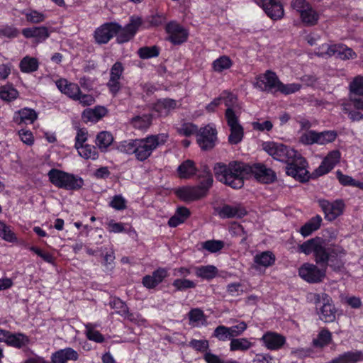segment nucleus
Wrapping results in <instances>:
<instances>
[{
    "label": "nucleus",
    "instance_id": "1",
    "mask_svg": "<svg viewBox=\"0 0 363 363\" xmlns=\"http://www.w3.org/2000/svg\"><path fill=\"white\" fill-rule=\"evenodd\" d=\"M262 146L274 160L287 164L286 172L289 176L301 182H306L309 179L307 162L297 151L274 141L264 142Z\"/></svg>",
    "mask_w": 363,
    "mask_h": 363
},
{
    "label": "nucleus",
    "instance_id": "2",
    "mask_svg": "<svg viewBox=\"0 0 363 363\" xmlns=\"http://www.w3.org/2000/svg\"><path fill=\"white\" fill-rule=\"evenodd\" d=\"M325 240L320 237L310 239L299 246V250L305 255L313 253L317 264H324L326 267L330 262V267L340 268L342 266L340 259L345 256L346 251L339 245H331L327 248Z\"/></svg>",
    "mask_w": 363,
    "mask_h": 363
},
{
    "label": "nucleus",
    "instance_id": "3",
    "mask_svg": "<svg viewBox=\"0 0 363 363\" xmlns=\"http://www.w3.org/2000/svg\"><path fill=\"white\" fill-rule=\"evenodd\" d=\"M167 140L166 134L152 135L142 139L123 141L118 149L121 152L134 155L136 160L144 162L150 157L157 147L164 145Z\"/></svg>",
    "mask_w": 363,
    "mask_h": 363
},
{
    "label": "nucleus",
    "instance_id": "4",
    "mask_svg": "<svg viewBox=\"0 0 363 363\" xmlns=\"http://www.w3.org/2000/svg\"><path fill=\"white\" fill-rule=\"evenodd\" d=\"M213 171L219 182L233 189H240L245 177L250 173V166L239 162H231L228 164L216 163Z\"/></svg>",
    "mask_w": 363,
    "mask_h": 363
},
{
    "label": "nucleus",
    "instance_id": "5",
    "mask_svg": "<svg viewBox=\"0 0 363 363\" xmlns=\"http://www.w3.org/2000/svg\"><path fill=\"white\" fill-rule=\"evenodd\" d=\"M199 179V184L196 186H186L179 189L177 195L184 201H194L206 196L213 184V176L207 166L202 167Z\"/></svg>",
    "mask_w": 363,
    "mask_h": 363
},
{
    "label": "nucleus",
    "instance_id": "6",
    "mask_svg": "<svg viewBox=\"0 0 363 363\" xmlns=\"http://www.w3.org/2000/svg\"><path fill=\"white\" fill-rule=\"evenodd\" d=\"M48 177L55 186L66 190H79L84 185V180L80 177L58 169H51Z\"/></svg>",
    "mask_w": 363,
    "mask_h": 363
},
{
    "label": "nucleus",
    "instance_id": "7",
    "mask_svg": "<svg viewBox=\"0 0 363 363\" xmlns=\"http://www.w3.org/2000/svg\"><path fill=\"white\" fill-rule=\"evenodd\" d=\"M307 298L316 306L323 303L318 312L320 320L325 323H331L335 320L336 310L332 303L330 297L327 294L310 293L308 294Z\"/></svg>",
    "mask_w": 363,
    "mask_h": 363
},
{
    "label": "nucleus",
    "instance_id": "8",
    "mask_svg": "<svg viewBox=\"0 0 363 363\" xmlns=\"http://www.w3.org/2000/svg\"><path fill=\"white\" fill-rule=\"evenodd\" d=\"M291 6L299 13L302 23L307 26L318 23L320 15L317 11L306 0H292Z\"/></svg>",
    "mask_w": 363,
    "mask_h": 363
},
{
    "label": "nucleus",
    "instance_id": "9",
    "mask_svg": "<svg viewBox=\"0 0 363 363\" xmlns=\"http://www.w3.org/2000/svg\"><path fill=\"white\" fill-rule=\"evenodd\" d=\"M319 50L318 55L320 57L337 55L344 60L355 59L357 57L356 52L352 48L344 44H323Z\"/></svg>",
    "mask_w": 363,
    "mask_h": 363
},
{
    "label": "nucleus",
    "instance_id": "10",
    "mask_svg": "<svg viewBox=\"0 0 363 363\" xmlns=\"http://www.w3.org/2000/svg\"><path fill=\"white\" fill-rule=\"evenodd\" d=\"M141 24L142 20L138 16H132L130 23L125 27H121L115 23L117 28L114 29V36H116L118 43H123L129 41L135 35Z\"/></svg>",
    "mask_w": 363,
    "mask_h": 363
},
{
    "label": "nucleus",
    "instance_id": "11",
    "mask_svg": "<svg viewBox=\"0 0 363 363\" xmlns=\"http://www.w3.org/2000/svg\"><path fill=\"white\" fill-rule=\"evenodd\" d=\"M225 118L230 130L228 137L229 143L233 145L240 143L244 135L243 128L239 123L238 117L231 108L226 109Z\"/></svg>",
    "mask_w": 363,
    "mask_h": 363
},
{
    "label": "nucleus",
    "instance_id": "12",
    "mask_svg": "<svg viewBox=\"0 0 363 363\" xmlns=\"http://www.w3.org/2000/svg\"><path fill=\"white\" fill-rule=\"evenodd\" d=\"M318 203L323 212L325 218L328 221H333L341 216L345 210V203L341 199L330 201L326 199H318Z\"/></svg>",
    "mask_w": 363,
    "mask_h": 363
},
{
    "label": "nucleus",
    "instance_id": "13",
    "mask_svg": "<svg viewBox=\"0 0 363 363\" xmlns=\"http://www.w3.org/2000/svg\"><path fill=\"white\" fill-rule=\"evenodd\" d=\"M298 275L308 283H320L325 277V269H319L313 264L304 263L298 269Z\"/></svg>",
    "mask_w": 363,
    "mask_h": 363
},
{
    "label": "nucleus",
    "instance_id": "14",
    "mask_svg": "<svg viewBox=\"0 0 363 363\" xmlns=\"http://www.w3.org/2000/svg\"><path fill=\"white\" fill-rule=\"evenodd\" d=\"M279 81L275 72L267 70L265 73L257 77L254 86L262 91L276 93Z\"/></svg>",
    "mask_w": 363,
    "mask_h": 363
},
{
    "label": "nucleus",
    "instance_id": "15",
    "mask_svg": "<svg viewBox=\"0 0 363 363\" xmlns=\"http://www.w3.org/2000/svg\"><path fill=\"white\" fill-rule=\"evenodd\" d=\"M189 346L198 352H205L203 359L206 363H238L234 359L225 361L219 356L210 352H207L209 347V342L206 340L193 339L189 342Z\"/></svg>",
    "mask_w": 363,
    "mask_h": 363
},
{
    "label": "nucleus",
    "instance_id": "16",
    "mask_svg": "<svg viewBox=\"0 0 363 363\" xmlns=\"http://www.w3.org/2000/svg\"><path fill=\"white\" fill-rule=\"evenodd\" d=\"M197 143L203 150L212 149L217 140L216 129L211 125L200 128L196 134Z\"/></svg>",
    "mask_w": 363,
    "mask_h": 363
},
{
    "label": "nucleus",
    "instance_id": "17",
    "mask_svg": "<svg viewBox=\"0 0 363 363\" xmlns=\"http://www.w3.org/2000/svg\"><path fill=\"white\" fill-rule=\"evenodd\" d=\"M258 5L272 20H280L284 16V7L279 0H259Z\"/></svg>",
    "mask_w": 363,
    "mask_h": 363
},
{
    "label": "nucleus",
    "instance_id": "18",
    "mask_svg": "<svg viewBox=\"0 0 363 363\" xmlns=\"http://www.w3.org/2000/svg\"><path fill=\"white\" fill-rule=\"evenodd\" d=\"M168 33V40L174 44H181L185 42L188 37V32L176 22H171L166 26Z\"/></svg>",
    "mask_w": 363,
    "mask_h": 363
},
{
    "label": "nucleus",
    "instance_id": "19",
    "mask_svg": "<svg viewBox=\"0 0 363 363\" xmlns=\"http://www.w3.org/2000/svg\"><path fill=\"white\" fill-rule=\"evenodd\" d=\"M250 172H252L256 179L266 184L271 183L276 179V174L272 169L259 163L250 166Z\"/></svg>",
    "mask_w": 363,
    "mask_h": 363
},
{
    "label": "nucleus",
    "instance_id": "20",
    "mask_svg": "<svg viewBox=\"0 0 363 363\" xmlns=\"http://www.w3.org/2000/svg\"><path fill=\"white\" fill-rule=\"evenodd\" d=\"M79 358V354L72 347H65L53 352L50 359L52 363H67L69 361L76 362Z\"/></svg>",
    "mask_w": 363,
    "mask_h": 363
},
{
    "label": "nucleus",
    "instance_id": "21",
    "mask_svg": "<svg viewBox=\"0 0 363 363\" xmlns=\"http://www.w3.org/2000/svg\"><path fill=\"white\" fill-rule=\"evenodd\" d=\"M260 340L263 345L270 350H278L286 342V338L282 335L272 331L265 333Z\"/></svg>",
    "mask_w": 363,
    "mask_h": 363
},
{
    "label": "nucleus",
    "instance_id": "22",
    "mask_svg": "<svg viewBox=\"0 0 363 363\" xmlns=\"http://www.w3.org/2000/svg\"><path fill=\"white\" fill-rule=\"evenodd\" d=\"M124 68L121 62H116L111 67L110 72V79L107 84L110 91L116 94L121 89L120 79L123 72Z\"/></svg>",
    "mask_w": 363,
    "mask_h": 363
},
{
    "label": "nucleus",
    "instance_id": "23",
    "mask_svg": "<svg viewBox=\"0 0 363 363\" xmlns=\"http://www.w3.org/2000/svg\"><path fill=\"white\" fill-rule=\"evenodd\" d=\"M340 158V153L338 150L330 152L324 158L320 165L315 169V174L317 176H322L328 173L339 162Z\"/></svg>",
    "mask_w": 363,
    "mask_h": 363
},
{
    "label": "nucleus",
    "instance_id": "24",
    "mask_svg": "<svg viewBox=\"0 0 363 363\" xmlns=\"http://www.w3.org/2000/svg\"><path fill=\"white\" fill-rule=\"evenodd\" d=\"M38 118V113L34 109L23 108L14 112L13 121L17 125L32 124Z\"/></svg>",
    "mask_w": 363,
    "mask_h": 363
},
{
    "label": "nucleus",
    "instance_id": "25",
    "mask_svg": "<svg viewBox=\"0 0 363 363\" xmlns=\"http://www.w3.org/2000/svg\"><path fill=\"white\" fill-rule=\"evenodd\" d=\"M115 23H106L98 28L94 32V38L99 44L107 43L113 36Z\"/></svg>",
    "mask_w": 363,
    "mask_h": 363
},
{
    "label": "nucleus",
    "instance_id": "26",
    "mask_svg": "<svg viewBox=\"0 0 363 363\" xmlns=\"http://www.w3.org/2000/svg\"><path fill=\"white\" fill-rule=\"evenodd\" d=\"M22 34L26 38H35L37 43H42L50 36L49 30L45 26L23 28Z\"/></svg>",
    "mask_w": 363,
    "mask_h": 363
},
{
    "label": "nucleus",
    "instance_id": "27",
    "mask_svg": "<svg viewBox=\"0 0 363 363\" xmlns=\"http://www.w3.org/2000/svg\"><path fill=\"white\" fill-rule=\"evenodd\" d=\"M167 276V271L163 268H159L154 271L152 275H146L143 278V284L147 289H154L162 282Z\"/></svg>",
    "mask_w": 363,
    "mask_h": 363
},
{
    "label": "nucleus",
    "instance_id": "28",
    "mask_svg": "<svg viewBox=\"0 0 363 363\" xmlns=\"http://www.w3.org/2000/svg\"><path fill=\"white\" fill-rule=\"evenodd\" d=\"M246 213L240 205H224L218 209V214L222 218H242Z\"/></svg>",
    "mask_w": 363,
    "mask_h": 363
},
{
    "label": "nucleus",
    "instance_id": "29",
    "mask_svg": "<svg viewBox=\"0 0 363 363\" xmlns=\"http://www.w3.org/2000/svg\"><path fill=\"white\" fill-rule=\"evenodd\" d=\"M57 89L64 94L75 100L78 94H80V89L77 84L69 82L65 79H60L55 82Z\"/></svg>",
    "mask_w": 363,
    "mask_h": 363
},
{
    "label": "nucleus",
    "instance_id": "30",
    "mask_svg": "<svg viewBox=\"0 0 363 363\" xmlns=\"http://www.w3.org/2000/svg\"><path fill=\"white\" fill-rule=\"evenodd\" d=\"M363 361V353L359 350L344 352L328 363H357Z\"/></svg>",
    "mask_w": 363,
    "mask_h": 363
},
{
    "label": "nucleus",
    "instance_id": "31",
    "mask_svg": "<svg viewBox=\"0 0 363 363\" xmlns=\"http://www.w3.org/2000/svg\"><path fill=\"white\" fill-rule=\"evenodd\" d=\"M177 106V102L170 99L159 100L154 106V110L157 113L158 116H167L172 110Z\"/></svg>",
    "mask_w": 363,
    "mask_h": 363
},
{
    "label": "nucleus",
    "instance_id": "32",
    "mask_svg": "<svg viewBox=\"0 0 363 363\" xmlns=\"http://www.w3.org/2000/svg\"><path fill=\"white\" fill-rule=\"evenodd\" d=\"M323 222V219L320 215L312 217L307 221L299 230V233L303 237L311 235L313 232L320 228Z\"/></svg>",
    "mask_w": 363,
    "mask_h": 363
},
{
    "label": "nucleus",
    "instance_id": "33",
    "mask_svg": "<svg viewBox=\"0 0 363 363\" xmlns=\"http://www.w3.org/2000/svg\"><path fill=\"white\" fill-rule=\"evenodd\" d=\"M107 113L104 106H96L94 108H87L83 111L82 118L85 122L96 123L101 119Z\"/></svg>",
    "mask_w": 363,
    "mask_h": 363
},
{
    "label": "nucleus",
    "instance_id": "34",
    "mask_svg": "<svg viewBox=\"0 0 363 363\" xmlns=\"http://www.w3.org/2000/svg\"><path fill=\"white\" fill-rule=\"evenodd\" d=\"M197 172L195 163L190 160L183 162L177 168L178 176L181 179H190Z\"/></svg>",
    "mask_w": 363,
    "mask_h": 363
},
{
    "label": "nucleus",
    "instance_id": "35",
    "mask_svg": "<svg viewBox=\"0 0 363 363\" xmlns=\"http://www.w3.org/2000/svg\"><path fill=\"white\" fill-rule=\"evenodd\" d=\"M29 342V338L23 333H12L9 332L6 345L16 348H21L27 345Z\"/></svg>",
    "mask_w": 363,
    "mask_h": 363
},
{
    "label": "nucleus",
    "instance_id": "36",
    "mask_svg": "<svg viewBox=\"0 0 363 363\" xmlns=\"http://www.w3.org/2000/svg\"><path fill=\"white\" fill-rule=\"evenodd\" d=\"M194 271L196 277L206 280L213 279L218 274V269L213 265L195 267Z\"/></svg>",
    "mask_w": 363,
    "mask_h": 363
},
{
    "label": "nucleus",
    "instance_id": "37",
    "mask_svg": "<svg viewBox=\"0 0 363 363\" xmlns=\"http://www.w3.org/2000/svg\"><path fill=\"white\" fill-rule=\"evenodd\" d=\"M190 216V211L187 208L179 207L177 209L175 214L172 216L168 224L170 227L175 228L183 223Z\"/></svg>",
    "mask_w": 363,
    "mask_h": 363
},
{
    "label": "nucleus",
    "instance_id": "38",
    "mask_svg": "<svg viewBox=\"0 0 363 363\" xmlns=\"http://www.w3.org/2000/svg\"><path fill=\"white\" fill-rule=\"evenodd\" d=\"M19 93L11 84L0 86V99L4 101L10 102L18 97Z\"/></svg>",
    "mask_w": 363,
    "mask_h": 363
},
{
    "label": "nucleus",
    "instance_id": "39",
    "mask_svg": "<svg viewBox=\"0 0 363 363\" xmlns=\"http://www.w3.org/2000/svg\"><path fill=\"white\" fill-rule=\"evenodd\" d=\"M254 262L257 267H268L274 263L275 256L269 251L262 252L254 257Z\"/></svg>",
    "mask_w": 363,
    "mask_h": 363
},
{
    "label": "nucleus",
    "instance_id": "40",
    "mask_svg": "<svg viewBox=\"0 0 363 363\" xmlns=\"http://www.w3.org/2000/svg\"><path fill=\"white\" fill-rule=\"evenodd\" d=\"M38 60L30 56L24 57L20 62L19 67L22 72L30 73L38 69Z\"/></svg>",
    "mask_w": 363,
    "mask_h": 363
},
{
    "label": "nucleus",
    "instance_id": "41",
    "mask_svg": "<svg viewBox=\"0 0 363 363\" xmlns=\"http://www.w3.org/2000/svg\"><path fill=\"white\" fill-rule=\"evenodd\" d=\"M113 138L112 135L107 131L99 133L96 138V145L101 152H104L112 144Z\"/></svg>",
    "mask_w": 363,
    "mask_h": 363
},
{
    "label": "nucleus",
    "instance_id": "42",
    "mask_svg": "<svg viewBox=\"0 0 363 363\" xmlns=\"http://www.w3.org/2000/svg\"><path fill=\"white\" fill-rule=\"evenodd\" d=\"M21 13L26 16V21L31 23H40L46 19V14L34 9H27L21 11Z\"/></svg>",
    "mask_w": 363,
    "mask_h": 363
},
{
    "label": "nucleus",
    "instance_id": "43",
    "mask_svg": "<svg viewBox=\"0 0 363 363\" xmlns=\"http://www.w3.org/2000/svg\"><path fill=\"white\" fill-rule=\"evenodd\" d=\"M233 62L229 57L223 55L215 60L212 63V69L214 72L221 73L231 67Z\"/></svg>",
    "mask_w": 363,
    "mask_h": 363
},
{
    "label": "nucleus",
    "instance_id": "44",
    "mask_svg": "<svg viewBox=\"0 0 363 363\" xmlns=\"http://www.w3.org/2000/svg\"><path fill=\"white\" fill-rule=\"evenodd\" d=\"M253 344L245 337L232 339L230 343V350L246 351L252 347Z\"/></svg>",
    "mask_w": 363,
    "mask_h": 363
},
{
    "label": "nucleus",
    "instance_id": "45",
    "mask_svg": "<svg viewBox=\"0 0 363 363\" xmlns=\"http://www.w3.org/2000/svg\"><path fill=\"white\" fill-rule=\"evenodd\" d=\"M151 120L150 115L138 116L131 119V124L135 128L145 130L150 126Z\"/></svg>",
    "mask_w": 363,
    "mask_h": 363
},
{
    "label": "nucleus",
    "instance_id": "46",
    "mask_svg": "<svg viewBox=\"0 0 363 363\" xmlns=\"http://www.w3.org/2000/svg\"><path fill=\"white\" fill-rule=\"evenodd\" d=\"M223 247L224 242L222 240H210L201 243V249L211 253L219 252Z\"/></svg>",
    "mask_w": 363,
    "mask_h": 363
},
{
    "label": "nucleus",
    "instance_id": "47",
    "mask_svg": "<svg viewBox=\"0 0 363 363\" xmlns=\"http://www.w3.org/2000/svg\"><path fill=\"white\" fill-rule=\"evenodd\" d=\"M331 340V333L326 329H322L317 337L313 340V344L315 347H323L328 345Z\"/></svg>",
    "mask_w": 363,
    "mask_h": 363
},
{
    "label": "nucleus",
    "instance_id": "48",
    "mask_svg": "<svg viewBox=\"0 0 363 363\" xmlns=\"http://www.w3.org/2000/svg\"><path fill=\"white\" fill-rule=\"evenodd\" d=\"M337 136L335 130H326L317 133L316 143L318 145H325L333 142Z\"/></svg>",
    "mask_w": 363,
    "mask_h": 363
},
{
    "label": "nucleus",
    "instance_id": "49",
    "mask_svg": "<svg viewBox=\"0 0 363 363\" xmlns=\"http://www.w3.org/2000/svg\"><path fill=\"white\" fill-rule=\"evenodd\" d=\"M189 318L190 322L195 327H199L206 321L203 312L199 308H194L189 311Z\"/></svg>",
    "mask_w": 363,
    "mask_h": 363
},
{
    "label": "nucleus",
    "instance_id": "50",
    "mask_svg": "<svg viewBox=\"0 0 363 363\" xmlns=\"http://www.w3.org/2000/svg\"><path fill=\"white\" fill-rule=\"evenodd\" d=\"M79 155L85 158L90 160H96L98 158V153L94 146L90 145H84L77 149Z\"/></svg>",
    "mask_w": 363,
    "mask_h": 363
},
{
    "label": "nucleus",
    "instance_id": "51",
    "mask_svg": "<svg viewBox=\"0 0 363 363\" xmlns=\"http://www.w3.org/2000/svg\"><path fill=\"white\" fill-rule=\"evenodd\" d=\"M86 337L91 341L102 343L104 341V337L98 330H95L91 323L85 325Z\"/></svg>",
    "mask_w": 363,
    "mask_h": 363
},
{
    "label": "nucleus",
    "instance_id": "52",
    "mask_svg": "<svg viewBox=\"0 0 363 363\" xmlns=\"http://www.w3.org/2000/svg\"><path fill=\"white\" fill-rule=\"evenodd\" d=\"M350 93L354 95H363V76H357L349 85Z\"/></svg>",
    "mask_w": 363,
    "mask_h": 363
},
{
    "label": "nucleus",
    "instance_id": "53",
    "mask_svg": "<svg viewBox=\"0 0 363 363\" xmlns=\"http://www.w3.org/2000/svg\"><path fill=\"white\" fill-rule=\"evenodd\" d=\"M213 336L218 339L220 341H227L232 340L229 329H228L227 326L225 325H218L216 327L213 331Z\"/></svg>",
    "mask_w": 363,
    "mask_h": 363
},
{
    "label": "nucleus",
    "instance_id": "54",
    "mask_svg": "<svg viewBox=\"0 0 363 363\" xmlns=\"http://www.w3.org/2000/svg\"><path fill=\"white\" fill-rule=\"evenodd\" d=\"M301 87V85L300 84L291 83L284 84L281 81H279L277 92L288 95L299 91Z\"/></svg>",
    "mask_w": 363,
    "mask_h": 363
},
{
    "label": "nucleus",
    "instance_id": "55",
    "mask_svg": "<svg viewBox=\"0 0 363 363\" xmlns=\"http://www.w3.org/2000/svg\"><path fill=\"white\" fill-rule=\"evenodd\" d=\"M138 55L142 59H149L159 55V49L157 46L143 47L138 51Z\"/></svg>",
    "mask_w": 363,
    "mask_h": 363
},
{
    "label": "nucleus",
    "instance_id": "56",
    "mask_svg": "<svg viewBox=\"0 0 363 363\" xmlns=\"http://www.w3.org/2000/svg\"><path fill=\"white\" fill-rule=\"evenodd\" d=\"M109 206L116 211H123L127 207V201L121 194L115 195L109 202Z\"/></svg>",
    "mask_w": 363,
    "mask_h": 363
},
{
    "label": "nucleus",
    "instance_id": "57",
    "mask_svg": "<svg viewBox=\"0 0 363 363\" xmlns=\"http://www.w3.org/2000/svg\"><path fill=\"white\" fill-rule=\"evenodd\" d=\"M0 237L8 242H13L16 240L13 232L4 223L0 220Z\"/></svg>",
    "mask_w": 363,
    "mask_h": 363
},
{
    "label": "nucleus",
    "instance_id": "58",
    "mask_svg": "<svg viewBox=\"0 0 363 363\" xmlns=\"http://www.w3.org/2000/svg\"><path fill=\"white\" fill-rule=\"evenodd\" d=\"M247 328V325L244 321L240 322L238 325L228 327L232 339H235V337L240 336Z\"/></svg>",
    "mask_w": 363,
    "mask_h": 363
},
{
    "label": "nucleus",
    "instance_id": "59",
    "mask_svg": "<svg viewBox=\"0 0 363 363\" xmlns=\"http://www.w3.org/2000/svg\"><path fill=\"white\" fill-rule=\"evenodd\" d=\"M198 132L197 126L191 123H184L178 128V133L186 137L191 136Z\"/></svg>",
    "mask_w": 363,
    "mask_h": 363
},
{
    "label": "nucleus",
    "instance_id": "60",
    "mask_svg": "<svg viewBox=\"0 0 363 363\" xmlns=\"http://www.w3.org/2000/svg\"><path fill=\"white\" fill-rule=\"evenodd\" d=\"M112 308L116 309V313L123 316L127 314L128 308L126 304L119 298H114L110 302Z\"/></svg>",
    "mask_w": 363,
    "mask_h": 363
},
{
    "label": "nucleus",
    "instance_id": "61",
    "mask_svg": "<svg viewBox=\"0 0 363 363\" xmlns=\"http://www.w3.org/2000/svg\"><path fill=\"white\" fill-rule=\"evenodd\" d=\"M172 285L179 291H184L188 289H192L196 286L194 281L189 279H175Z\"/></svg>",
    "mask_w": 363,
    "mask_h": 363
},
{
    "label": "nucleus",
    "instance_id": "62",
    "mask_svg": "<svg viewBox=\"0 0 363 363\" xmlns=\"http://www.w3.org/2000/svg\"><path fill=\"white\" fill-rule=\"evenodd\" d=\"M317 132L310 130L303 133L300 138L299 141L304 145H312L316 143Z\"/></svg>",
    "mask_w": 363,
    "mask_h": 363
},
{
    "label": "nucleus",
    "instance_id": "63",
    "mask_svg": "<svg viewBox=\"0 0 363 363\" xmlns=\"http://www.w3.org/2000/svg\"><path fill=\"white\" fill-rule=\"evenodd\" d=\"M106 229L109 233H121L125 232V224L110 220L106 223Z\"/></svg>",
    "mask_w": 363,
    "mask_h": 363
},
{
    "label": "nucleus",
    "instance_id": "64",
    "mask_svg": "<svg viewBox=\"0 0 363 363\" xmlns=\"http://www.w3.org/2000/svg\"><path fill=\"white\" fill-rule=\"evenodd\" d=\"M18 135L21 140L27 145H32L34 143V137L32 132L29 130L21 129L18 131Z\"/></svg>",
    "mask_w": 363,
    "mask_h": 363
}]
</instances>
